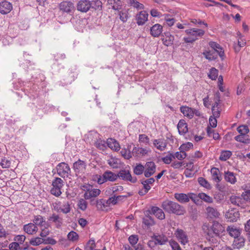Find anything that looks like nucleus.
Instances as JSON below:
<instances>
[{
    "label": "nucleus",
    "instance_id": "54",
    "mask_svg": "<svg viewBox=\"0 0 250 250\" xmlns=\"http://www.w3.org/2000/svg\"><path fill=\"white\" fill-rule=\"evenodd\" d=\"M44 222L43 218L40 215H38L34 216L33 219V222L34 224L38 226H42V224Z\"/></svg>",
    "mask_w": 250,
    "mask_h": 250
},
{
    "label": "nucleus",
    "instance_id": "64",
    "mask_svg": "<svg viewBox=\"0 0 250 250\" xmlns=\"http://www.w3.org/2000/svg\"><path fill=\"white\" fill-rule=\"evenodd\" d=\"M122 155L126 159H129L132 157V155L130 151L124 149L121 151Z\"/></svg>",
    "mask_w": 250,
    "mask_h": 250
},
{
    "label": "nucleus",
    "instance_id": "3",
    "mask_svg": "<svg viewBox=\"0 0 250 250\" xmlns=\"http://www.w3.org/2000/svg\"><path fill=\"white\" fill-rule=\"evenodd\" d=\"M95 180H97L98 184L101 185L107 181L113 182L117 180L118 176L115 173L106 170L104 172L102 175H96L95 177Z\"/></svg>",
    "mask_w": 250,
    "mask_h": 250
},
{
    "label": "nucleus",
    "instance_id": "58",
    "mask_svg": "<svg viewBox=\"0 0 250 250\" xmlns=\"http://www.w3.org/2000/svg\"><path fill=\"white\" fill-rule=\"evenodd\" d=\"M43 243V239L40 237L32 238L30 241V243L33 246H38Z\"/></svg>",
    "mask_w": 250,
    "mask_h": 250
},
{
    "label": "nucleus",
    "instance_id": "46",
    "mask_svg": "<svg viewBox=\"0 0 250 250\" xmlns=\"http://www.w3.org/2000/svg\"><path fill=\"white\" fill-rule=\"evenodd\" d=\"M91 7L94 8L95 10H101L102 8V2L100 0H93L91 2L90 1Z\"/></svg>",
    "mask_w": 250,
    "mask_h": 250
},
{
    "label": "nucleus",
    "instance_id": "63",
    "mask_svg": "<svg viewBox=\"0 0 250 250\" xmlns=\"http://www.w3.org/2000/svg\"><path fill=\"white\" fill-rule=\"evenodd\" d=\"M169 245L173 250H182L178 243L175 241H170Z\"/></svg>",
    "mask_w": 250,
    "mask_h": 250
},
{
    "label": "nucleus",
    "instance_id": "7",
    "mask_svg": "<svg viewBox=\"0 0 250 250\" xmlns=\"http://www.w3.org/2000/svg\"><path fill=\"white\" fill-rule=\"evenodd\" d=\"M57 174L62 178L70 175L71 170L68 164L64 162L59 163L56 167Z\"/></svg>",
    "mask_w": 250,
    "mask_h": 250
},
{
    "label": "nucleus",
    "instance_id": "10",
    "mask_svg": "<svg viewBox=\"0 0 250 250\" xmlns=\"http://www.w3.org/2000/svg\"><path fill=\"white\" fill-rule=\"evenodd\" d=\"M154 241H149L148 242V245L150 246L152 243L154 242L155 245H165L166 243L168 241L167 237L164 234L160 235H154L152 237Z\"/></svg>",
    "mask_w": 250,
    "mask_h": 250
},
{
    "label": "nucleus",
    "instance_id": "41",
    "mask_svg": "<svg viewBox=\"0 0 250 250\" xmlns=\"http://www.w3.org/2000/svg\"><path fill=\"white\" fill-rule=\"evenodd\" d=\"M203 54L205 58L210 61L214 60L217 58V54L213 51H206L203 52Z\"/></svg>",
    "mask_w": 250,
    "mask_h": 250
},
{
    "label": "nucleus",
    "instance_id": "12",
    "mask_svg": "<svg viewBox=\"0 0 250 250\" xmlns=\"http://www.w3.org/2000/svg\"><path fill=\"white\" fill-rule=\"evenodd\" d=\"M177 238L183 245H186L188 242V238L186 233L182 229H177L175 232Z\"/></svg>",
    "mask_w": 250,
    "mask_h": 250
},
{
    "label": "nucleus",
    "instance_id": "36",
    "mask_svg": "<svg viewBox=\"0 0 250 250\" xmlns=\"http://www.w3.org/2000/svg\"><path fill=\"white\" fill-rule=\"evenodd\" d=\"M107 145L109 148L114 150H119L120 147L119 143L114 139L112 138L107 140Z\"/></svg>",
    "mask_w": 250,
    "mask_h": 250
},
{
    "label": "nucleus",
    "instance_id": "32",
    "mask_svg": "<svg viewBox=\"0 0 250 250\" xmlns=\"http://www.w3.org/2000/svg\"><path fill=\"white\" fill-rule=\"evenodd\" d=\"M227 231L231 237L234 238L240 234V230L234 226H229L227 229Z\"/></svg>",
    "mask_w": 250,
    "mask_h": 250
},
{
    "label": "nucleus",
    "instance_id": "60",
    "mask_svg": "<svg viewBox=\"0 0 250 250\" xmlns=\"http://www.w3.org/2000/svg\"><path fill=\"white\" fill-rule=\"evenodd\" d=\"M128 241L130 244L134 246L136 245L138 241V236L137 235H131L128 238Z\"/></svg>",
    "mask_w": 250,
    "mask_h": 250
},
{
    "label": "nucleus",
    "instance_id": "19",
    "mask_svg": "<svg viewBox=\"0 0 250 250\" xmlns=\"http://www.w3.org/2000/svg\"><path fill=\"white\" fill-rule=\"evenodd\" d=\"M124 189L122 186L113 185L110 186L106 188L105 194L107 195H112L117 192L122 191Z\"/></svg>",
    "mask_w": 250,
    "mask_h": 250
},
{
    "label": "nucleus",
    "instance_id": "11",
    "mask_svg": "<svg viewBox=\"0 0 250 250\" xmlns=\"http://www.w3.org/2000/svg\"><path fill=\"white\" fill-rule=\"evenodd\" d=\"M118 178H120L124 181H129L132 183H135L137 179L136 177L132 178L128 170H121L117 174Z\"/></svg>",
    "mask_w": 250,
    "mask_h": 250
},
{
    "label": "nucleus",
    "instance_id": "29",
    "mask_svg": "<svg viewBox=\"0 0 250 250\" xmlns=\"http://www.w3.org/2000/svg\"><path fill=\"white\" fill-rule=\"evenodd\" d=\"M181 112L188 119H191L193 117V108L186 106H182L180 107Z\"/></svg>",
    "mask_w": 250,
    "mask_h": 250
},
{
    "label": "nucleus",
    "instance_id": "48",
    "mask_svg": "<svg viewBox=\"0 0 250 250\" xmlns=\"http://www.w3.org/2000/svg\"><path fill=\"white\" fill-rule=\"evenodd\" d=\"M96 244L94 239H90L84 246V250H95Z\"/></svg>",
    "mask_w": 250,
    "mask_h": 250
},
{
    "label": "nucleus",
    "instance_id": "1",
    "mask_svg": "<svg viewBox=\"0 0 250 250\" xmlns=\"http://www.w3.org/2000/svg\"><path fill=\"white\" fill-rule=\"evenodd\" d=\"M162 208L168 213H174L178 215H182L185 212L184 208L177 203L167 200L162 204Z\"/></svg>",
    "mask_w": 250,
    "mask_h": 250
},
{
    "label": "nucleus",
    "instance_id": "2",
    "mask_svg": "<svg viewBox=\"0 0 250 250\" xmlns=\"http://www.w3.org/2000/svg\"><path fill=\"white\" fill-rule=\"evenodd\" d=\"M185 33L188 35V37L183 38L184 42L186 43H193L199 38L202 37L205 32L201 29L193 28L186 30Z\"/></svg>",
    "mask_w": 250,
    "mask_h": 250
},
{
    "label": "nucleus",
    "instance_id": "24",
    "mask_svg": "<svg viewBox=\"0 0 250 250\" xmlns=\"http://www.w3.org/2000/svg\"><path fill=\"white\" fill-rule=\"evenodd\" d=\"M217 96L218 97V99L215 102L214 104L212 105L211 110L213 115L212 116L219 117L221 112V109L219 107L220 98L218 96V95H217Z\"/></svg>",
    "mask_w": 250,
    "mask_h": 250
},
{
    "label": "nucleus",
    "instance_id": "27",
    "mask_svg": "<svg viewBox=\"0 0 250 250\" xmlns=\"http://www.w3.org/2000/svg\"><path fill=\"white\" fill-rule=\"evenodd\" d=\"M177 128L179 134L181 135L185 134L188 131L187 124L184 120H180L177 125Z\"/></svg>",
    "mask_w": 250,
    "mask_h": 250
},
{
    "label": "nucleus",
    "instance_id": "22",
    "mask_svg": "<svg viewBox=\"0 0 250 250\" xmlns=\"http://www.w3.org/2000/svg\"><path fill=\"white\" fill-rule=\"evenodd\" d=\"M163 36L164 37L162 38V40L164 45L168 46L173 44L174 37L169 32L164 33V35Z\"/></svg>",
    "mask_w": 250,
    "mask_h": 250
},
{
    "label": "nucleus",
    "instance_id": "43",
    "mask_svg": "<svg viewBox=\"0 0 250 250\" xmlns=\"http://www.w3.org/2000/svg\"><path fill=\"white\" fill-rule=\"evenodd\" d=\"M143 223L147 228H149L155 224L153 219L150 216H147L143 218Z\"/></svg>",
    "mask_w": 250,
    "mask_h": 250
},
{
    "label": "nucleus",
    "instance_id": "44",
    "mask_svg": "<svg viewBox=\"0 0 250 250\" xmlns=\"http://www.w3.org/2000/svg\"><path fill=\"white\" fill-rule=\"evenodd\" d=\"M198 197L203 200L204 202L208 203H213V199L211 197L208 196L205 193H200L198 195Z\"/></svg>",
    "mask_w": 250,
    "mask_h": 250
},
{
    "label": "nucleus",
    "instance_id": "14",
    "mask_svg": "<svg viewBox=\"0 0 250 250\" xmlns=\"http://www.w3.org/2000/svg\"><path fill=\"white\" fill-rule=\"evenodd\" d=\"M73 168L76 174L83 173L86 168L85 163L83 161L78 160L73 164Z\"/></svg>",
    "mask_w": 250,
    "mask_h": 250
},
{
    "label": "nucleus",
    "instance_id": "38",
    "mask_svg": "<svg viewBox=\"0 0 250 250\" xmlns=\"http://www.w3.org/2000/svg\"><path fill=\"white\" fill-rule=\"evenodd\" d=\"M48 220L55 223L57 227H60L62 224V219L54 213L49 217Z\"/></svg>",
    "mask_w": 250,
    "mask_h": 250
},
{
    "label": "nucleus",
    "instance_id": "20",
    "mask_svg": "<svg viewBox=\"0 0 250 250\" xmlns=\"http://www.w3.org/2000/svg\"><path fill=\"white\" fill-rule=\"evenodd\" d=\"M163 31V26L160 24L156 23L150 28V34L154 37H159Z\"/></svg>",
    "mask_w": 250,
    "mask_h": 250
},
{
    "label": "nucleus",
    "instance_id": "35",
    "mask_svg": "<svg viewBox=\"0 0 250 250\" xmlns=\"http://www.w3.org/2000/svg\"><path fill=\"white\" fill-rule=\"evenodd\" d=\"M245 239L243 237L238 236L234 238L233 245L234 249H240L243 247L245 244Z\"/></svg>",
    "mask_w": 250,
    "mask_h": 250
},
{
    "label": "nucleus",
    "instance_id": "8",
    "mask_svg": "<svg viewBox=\"0 0 250 250\" xmlns=\"http://www.w3.org/2000/svg\"><path fill=\"white\" fill-rule=\"evenodd\" d=\"M83 190L86 191L83 195V197L85 200L95 198L100 195L101 190L97 188H91L90 186H83Z\"/></svg>",
    "mask_w": 250,
    "mask_h": 250
},
{
    "label": "nucleus",
    "instance_id": "21",
    "mask_svg": "<svg viewBox=\"0 0 250 250\" xmlns=\"http://www.w3.org/2000/svg\"><path fill=\"white\" fill-rule=\"evenodd\" d=\"M153 145L157 149L160 151H164L167 147V143L164 139H158L154 140Z\"/></svg>",
    "mask_w": 250,
    "mask_h": 250
},
{
    "label": "nucleus",
    "instance_id": "59",
    "mask_svg": "<svg viewBox=\"0 0 250 250\" xmlns=\"http://www.w3.org/2000/svg\"><path fill=\"white\" fill-rule=\"evenodd\" d=\"M87 202L83 199H81L78 202V206L82 210H85L87 208Z\"/></svg>",
    "mask_w": 250,
    "mask_h": 250
},
{
    "label": "nucleus",
    "instance_id": "26",
    "mask_svg": "<svg viewBox=\"0 0 250 250\" xmlns=\"http://www.w3.org/2000/svg\"><path fill=\"white\" fill-rule=\"evenodd\" d=\"M23 229L29 234H35L38 231L37 226L33 223H29L23 226Z\"/></svg>",
    "mask_w": 250,
    "mask_h": 250
},
{
    "label": "nucleus",
    "instance_id": "47",
    "mask_svg": "<svg viewBox=\"0 0 250 250\" xmlns=\"http://www.w3.org/2000/svg\"><path fill=\"white\" fill-rule=\"evenodd\" d=\"M232 155V152L229 150H225L221 152L219 159L221 161H226Z\"/></svg>",
    "mask_w": 250,
    "mask_h": 250
},
{
    "label": "nucleus",
    "instance_id": "23",
    "mask_svg": "<svg viewBox=\"0 0 250 250\" xmlns=\"http://www.w3.org/2000/svg\"><path fill=\"white\" fill-rule=\"evenodd\" d=\"M224 178L226 182L231 184H234L237 181L235 174L229 171H225Z\"/></svg>",
    "mask_w": 250,
    "mask_h": 250
},
{
    "label": "nucleus",
    "instance_id": "37",
    "mask_svg": "<svg viewBox=\"0 0 250 250\" xmlns=\"http://www.w3.org/2000/svg\"><path fill=\"white\" fill-rule=\"evenodd\" d=\"M132 153L136 157H140L146 154L147 150L141 147H134L132 149Z\"/></svg>",
    "mask_w": 250,
    "mask_h": 250
},
{
    "label": "nucleus",
    "instance_id": "51",
    "mask_svg": "<svg viewBox=\"0 0 250 250\" xmlns=\"http://www.w3.org/2000/svg\"><path fill=\"white\" fill-rule=\"evenodd\" d=\"M218 75V70L216 68L213 67L210 69L208 76L211 80H215L217 78Z\"/></svg>",
    "mask_w": 250,
    "mask_h": 250
},
{
    "label": "nucleus",
    "instance_id": "15",
    "mask_svg": "<svg viewBox=\"0 0 250 250\" xmlns=\"http://www.w3.org/2000/svg\"><path fill=\"white\" fill-rule=\"evenodd\" d=\"M230 203L234 205L242 208L246 206V201L243 197L232 195L229 199Z\"/></svg>",
    "mask_w": 250,
    "mask_h": 250
},
{
    "label": "nucleus",
    "instance_id": "57",
    "mask_svg": "<svg viewBox=\"0 0 250 250\" xmlns=\"http://www.w3.org/2000/svg\"><path fill=\"white\" fill-rule=\"evenodd\" d=\"M173 153L169 152L167 155L162 158V159L164 163L166 164H169L173 159Z\"/></svg>",
    "mask_w": 250,
    "mask_h": 250
},
{
    "label": "nucleus",
    "instance_id": "42",
    "mask_svg": "<svg viewBox=\"0 0 250 250\" xmlns=\"http://www.w3.org/2000/svg\"><path fill=\"white\" fill-rule=\"evenodd\" d=\"M109 4L112 6V9L118 10L122 6V1L121 0H107Z\"/></svg>",
    "mask_w": 250,
    "mask_h": 250
},
{
    "label": "nucleus",
    "instance_id": "52",
    "mask_svg": "<svg viewBox=\"0 0 250 250\" xmlns=\"http://www.w3.org/2000/svg\"><path fill=\"white\" fill-rule=\"evenodd\" d=\"M119 15L120 17V19L123 22H125L127 21L128 16V12L126 10H123L120 11Z\"/></svg>",
    "mask_w": 250,
    "mask_h": 250
},
{
    "label": "nucleus",
    "instance_id": "28",
    "mask_svg": "<svg viewBox=\"0 0 250 250\" xmlns=\"http://www.w3.org/2000/svg\"><path fill=\"white\" fill-rule=\"evenodd\" d=\"M206 211L208 216L211 219L218 218L220 215L217 209L212 207H208L206 208Z\"/></svg>",
    "mask_w": 250,
    "mask_h": 250
},
{
    "label": "nucleus",
    "instance_id": "34",
    "mask_svg": "<svg viewBox=\"0 0 250 250\" xmlns=\"http://www.w3.org/2000/svg\"><path fill=\"white\" fill-rule=\"evenodd\" d=\"M174 197L181 203H186L189 202L188 194L175 193L174 194Z\"/></svg>",
    "mask_w": 250,
    "mask_h": 250
},
{
    "label": "nucleus",
    "instance_id": "39",
    "mask_svg": "<svg viewBox=\"0 0 250 250\" xmlns=\"http://www.w3.org/2000/svg\"><path fill=\"white\" fill-rule=\"evenodd\" d=\"M235 140L238 142L246 144H250V139L248 135L240 134L235 137Z\"/></svg>",
    "mask_w": 250,
    "mask_h": 250
},
{
    "label": "nucleus",
    "instance_id": "50",
    "mask_svg": "<svg viewBox=\"0 0 250 250\" xmlns=\"http://www.w3.org/2000/svg\"><path fill=\"white\" fill-rule=\"evenodd\" d=\"M237 130L240 134L242 135H247L249 132V128L246 125H240L237 127Z\"/></svg>",
    "mask_w": 250,
    "mask_h": 250
},
{
    "label": "nucleus",
    "instance_id": "53",
    "mask_svg": "<svg viewBox=\"0 0 250 250\" xmlns=\"http://www.w3.org/2000/svg\"><path fill=\"white\" fill-rule=\"evenodd\" d=\"M129 3L131 6L138 9H143L144 8V5L136 0H129Z\"/></svg>",
    "mask_w": 250,
    "mask_h": 250
},
{
    "label": "nucleus",
    "instance_id": "31",
    "mask_svg": "<svg viewBox=\"0 0 250 250\" xmlns=\"http://www.w3.org/2000/svg\"><path fill=\"white\" fill-rule=\"evenodd\" d=\"M54 208L57 211H61L65 214L69 212L70 211V205L68 202H64L62 206L59 205V207L55 206Z\"/></svg>",
    "mask_w": 250,
    "mask_h": 250
},
{
    "label": "nucleus",
    "instance_id": "62",
    "mask_svg": "<svg viewBox=\"0 0 250 250\" xmlns=\"http://www.w3.org/2000/svg\"><path fill=\"white\" fill-rule=\"evenodd\" d=\"M192 146V144L191 143L188 142L187 144H183L182 145H181L179 148V149L183 150V151L185 152V151L188 150Z\"/></svg>",
    "mask_w": 250,
    "mask_h": 250
},
{
    "label": "nucleus",
    "instance_id": "13",
    "mask_svg": "<svg viewBox=\"0 0 250 250\" xmlns=\"http://www.w3.org/2000/svg\"><path fill=\"white\" fill-rule=\"evenodd\" d=\"M90 1L88 0H80L77 3V8L79 11L86 12L91 8Z\"/></svg>",
    "mask_w": 250,
    "mask_h": 250
},
{
    "label": "nucleus",
    "instance_id": "61",
    "mask_svg": "<svg viewBox=\"0 0 250 250\" xmlns=\"http://www.w3.org/2000/svg\"><path fill=\"white\" fill-rule=\"evenodd\" d=\"M96 207L98 209L103 210L105 208L104 201L103 199L98 200L96 201Z\"/></svg>",
    "mask_w": 250,
    "mask_h": 250
},
{
    "label": "nucleus",
    "instance_id": "25",
    "mask_svg": "<svg viewBox=\"0 0 250 250\" xmlns=\"http://www.w3.org/2000/svg\"><path fill=\"white\" fill-rule=\"evenodd\" d=\"M151 212L158 219L163 220L165 218V215L162 209L157 207H152Z\"/></svg>",
    "mask_w": 250,
    "mask_h": 250
},
{
    "label": "nucleus",
    "instance_id": "33",
    "mask_svg": "<svg viewBox=\"0 0 250 250\" xmlns=\"http://www.w3.org/2000/svg\"><path fill=\"white\" fill-rule=\"evenodd\" d=\"M212 179L216 183H219L222 180L220 172L218 168L213 167L211 169Z\"/></svg>",
    "mask_w": 250,
    "mask_h": 250
},
{
    "label": "nucleus",
    "instance_id": "49",
    "mask_svg": "<svg viewBox=\"0 0 250 250\" xmlns=\"http://www.w3.org/2000/svg\"><path fill=\"white\" fill-rule=\"evenodd\" d=\"M174 157L173 159L177 158L179 160L184 159L187 157V154L185 152L180 150L179 152H176L174 154H173Z\"/></svg>",
    "mask_w": 250,
    "mask_h": 250
},
{
    "label": "nucleus",
    "instance_id": "55",
    "mask_svg": "<svg viewBox=\"0 0 250 250\" xmlns=\"http://www.w3.org/2000/svg\"><path fill=\"white\" fill-rule=\"evenodd\" d=\"M198 181L199 184L202 187L208 189L210 188L211 187L210 184L205 178L203 177H199L198 179Z\"/></svg>",
    "mask_w": 250,
    "mask_h": 250
},
{
    "label": "nucleus",
    "instance_id": "4",
    "mask_svg": "<svg viewBox=\"0 0 250 250\" xmlns=\"http://www.w3.org/2000/svg\"><path fill=\"white\" fill-rule=\"evenodd\" d=\"M224 231V227L218 222L214 221L212 226L208 229L207 234L210 237H213L214 236L220 237Z\"/></svg>",
    "mask_w": 250,
    "mask_h": 250
},
{
    "label": "nucleus",
    "instance_id": "18",
    "mask_svg": "<svg viewBox=\"0 0 250 250\" xmlns=\"http://www.w3.org/2000/svg\"><path fill=\"white\" fill-rule=\"evenodd\" d=\"M148 14L145 11H141L136 16L137 23L139 25H144L148 20Z\"/></svg>",
    "mask_w": 250,
    "mask_h": 250
},
{
    "label": "nucleus",
    "instance_id": "30",
    "mask_svg": "<svg viewBox=\"0 0 250 250\" xmlns=\"http://www.w3.org/2000/svg\"><path fill=\"white\" fill-rule=\"evenodd\" d=\"M25 240V236L23 235H17V250H25L27 249L28 245L27 243L24 246H20V244L22 243Z\"/></svg>",
    "mask_w": 250,
    "mask_h": 250
},
{
    "label": "nucleus",
    "instance_id": "9",
    "mask_svg": "<svg viewBox=\"0 0 250 250\" xmlns=\"http://www.w3.org/2000/svg\"><path fill=\"white\" fill-rule=\"evenodd\" d=\"M156 166L153 162H146L145 166V176L148 178L156 171Z\"/></svg>",
    "mask_w": 250,
    "mask_h": 250
},
{
    "label": "nucleus",
    "instance_id": "5",
    "mask_svg": "<svg viewBox=\"0 0 250 250\" xmlns=\"http://www.w3.org/2000/svg\"><path fill=\"white\" fill-rule=\"evenodd\" d=\"M52 188L51 193L56 197H59L62 194L61 189L63 186V181L60 178H55L52 181Z\"/></svg>",
    "mask_w": 250,
    "mask_h": 250
},
{
    "label": "nucleus",
    "instance_id": "56",
    "mask_svg": "<svg viewBox=\"0 0 250 250\" xmlns=\"http://www.w3.org/2000/svg\"><path fill=\"white\" fill-rule=\"evenodd\" d=\"M67 238L69 240L75 242L78 240L79 235L76 232L71 231L68 234Z\"/></svg>",
    "mask_w": 250,
    "mask_h": 250
},
{
    "label": "nucleus",
    "instance_id": "40",
    "mask_svg": "<svg viewBox=\"0 0 250 250\" xmlns=\"http://www.w3.org/2000/svg\"><path fill=\"white\" fill-rule=\"evenodd\" d=\"M244 191L242 194V197H243L246 202H250V185H245L244 188Z\"/></svg>",
    "mask_w": 250,
    "mask_h": 250
},
{
    "label": "nucleus",
    "instance_id": "6",
    "mask_svg": "<svg viewBox=\"0 0 250 250\" xmlns=\"http://www.w3.org/2000/svg\"><path fill=\"white\" fill-rule=\"evenodd\" d=\"M60 11L68 14L72 15L75 11L74 4L71 1H63L59 4Z\"/></svg>",
    "mask_w": 250,
    "mask_h": 250
},
{
    "label": "nucleus",
    "instance_id": "16",
    "mask_svg": "<svg viewBox=\"0 0 250 250\" xmlns=\"http://www.w3.org/2000/svg\"><path fill=\"white\" fill-rule=\"evenodd\" d=\"M225 217L228 221L235 222L239 217V213L236 210L232 209L226 212Z\"/></svg>",
    "mask_w": 250,
    "mask_h": 250
},
{
    "label": "nucleus",
    "instance_id": "17",
    "mask_svg": "<svg viewBox=\"0 0 250 250\" xmlns=\"http://www.w3.org/2000/svg\"><path fill=\"white\" fill-rule=\"evenodd\" d=\"M12 9V4L7 1L0 2V13L2 14L9 13Z\"/></svg>",
    "mask_w": 250,
    "mask_h": 250
},
{
    "label": "nucleus",
    "instance_id": "45",
    "mask_svg": "<svg viewBox=\"0 0 250 250\" xmlns=\"http://www.w3.org/2000/svg\"><path fill=\"white\" fill-rule=\"evenodd\" d=\"M133 172L137 175H140L143 172L145 173V166L141 164H137L133 168Z\"/></svg>",
    "mask_w": 250,
    "mask_h": 250
}]
</instances>
